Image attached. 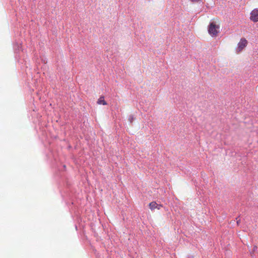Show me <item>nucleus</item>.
<instances>
[{"instance_id": "f257e3e1", "label": "nucleus", "mask_w": 258, "mask_h": 258, "mask_svg": "<svg viewBox=\"0 0 258 258\" xmlns=\"http://www.w3.org/2000/svg\"><path fill=\"white\" fill-rule=\"evenodd\" d=\"M220 27L218 25L216 24L214 22L211 23L209 26V33L213 37H216L219 33Z\"/></svg>"}, {"instance_id": "f03ea898", "label": "nucleus", "mask_w": 258, "mask_h": 258, "mask_svg": "<svg viewBox=\"0 0 258 258\" xmlns=\"http://www.w3.org/2000/svg\"><path fill=\"white\" fill-rule=\"evenodd\" d=\"M248 42L244 38L240 39L237 45V52H240L247 46Z\"/></svg>"}, {"instance_id": "7ed1b4c3", "label": "nucleus", "mask_w": 258, "mask_h": 258, "mask_svg": "<svg viewBox=\"0 0 258 258\" xmlns=\"http://www.w3.org/2000/svg\"><path fill=\"white\" fill-rule=\"evenodd\" d=\"M250 19L254 22H258V9H254L250 13Z\"/></svg>"}, {"instance_id": "20e7f679", "label": "nucleus", "mask_w": 258, "mask_h": 258, "mask_svg": "<svg viewBox=\"0 0 258 258\" xmlns=\"http://www.w3.org/2000/svg\"><path fill=\"white\" fill-rule=\"evenodd\" d=\"M149 207L152 210H153L155 209L159 210L161 207H162V205H158L155 202H152L149 204Z\"/></svg>"}, {"instance_id": "39448f33", "label": "nucleus", "mask_w": 258, "mask_h": 258, "mask_svg": "<svg viewBox=\"0 0 258 258\" xmlns=\"http://www.w3.org/2000/svg\"><path fill=\"white\" fill-rule=\"evenodd\" d=\"M97 103L98 104L103 105H106L107 104L106 101L104 100V97L103 96H101L99 98Z\"/></svg>"}, {"instance_id": "423d86ee", "label": "nucleus", "mask_w": 258, "mask_h": 258, "mask_svg": "<svg viewBox=\"0 0 258 258\" xmlns=\"http://www.w3.org/2000/svg\"><path fill=\"white\" fill-rule=\"evenodd\" d=\"M191 1V2L193 3H198L200 1H201V0H190Z\"/></svg>"}, {"instance_id": "0eeeda50", "label": "nucleus", "mask_w": 258, "mask_h": 258, "mask_svg": "<svg viewBox=\"0 0 258 258\" xmlns=\"http://www.w3.org/2000/svg\"><path fill=\"white\" fill-rule=\"evenodd\" d=\"M257 249V246L256 245H254L253 248V252H254L255 250H256Z\"/></svg>"}, {"instance_id": "6e6552de", "label": "nucleus", "mask_w": 258, "mask_h": 258, "mask_svg": "<svg viewBox=\"0 0 258 258\" xmlns=\"http://www.w3.org/2000/svg\"><path fill=\"white\" fill-rule=\"evenodd\" d=\"M237 224H238V223H239V221H237Z\"/></svg>"}]
</instances>
